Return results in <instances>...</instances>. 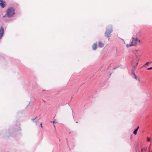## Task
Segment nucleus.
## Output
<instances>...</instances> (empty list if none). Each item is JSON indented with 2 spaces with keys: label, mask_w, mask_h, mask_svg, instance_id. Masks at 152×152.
I'll return each mask as SVG.
<instances>
[{
  "label": "nucleus",
  "mask_w": 152,
  "mask_h": 152,
  "mask_svg": "<svg viewBox=\"0 0 152 152\" xmlns=\"http://www.w3.org/2000/svg\"><path fill=\"white\" fill-rule=\"evenodd\" d=\"M139 50H135L134 51V53L136 55V57L133 58L132 62V65L133 67V70H134L137 66L138 64L140 61V59L137 56V54H138V52Z\"/></svg>",
  "instance_id": "1"
},
{
  "label": "nucleus",
  "mask_w": 152,
  "mask_h": 152,
  "mask_svg": "<svg viewBox=\"0 0 152 152\" xmlns=\"http://www.w3.org/2000/svg\"><path fill=\"white\" fill-rule=\"evenodd\" d=\"M15 9L13 7H10L7 10V15L9 17H11L15 14Z\"/></svg>",
  "instance_id": "2"
},
{
  "label": "nucleus",
  "mask_w": 152,
  "mask_h": 152,
  "mask_svg": "<svg viewBox=\"0 0 152 152\" xmlns=\"http://www.w3.org/2000/svg\"><path fill=\"white\" fill-rule=\"evenodd\" d=\"M112 28L111 26H108L107 27L106 31L105 33V36L107 37H109L111 36L110 34L112 31Z\"/></svg>",
  "instance_id": "3"
},
{
  "label": "nucleus",
  "mask_w": 152,
  "mask_h": 152,
  "mask_svg": "<svg viewBox=\"0 0 152 152\" xmlns=\"http://www.w3.org/2000/svg\"><path fill=\"white\" fill-rule=\"evenodd\" d=\"M132 41L131 42V44L129 45L128 44L126 45L127 48H128L129 47L135 45L137 44L138 41L139 42H140V40H138L137 38H134V37H132Z\"/></svg>",
  "instance_id": "4"
},
{
  "label": "nucleus",
  "mask_w": 152,
  "mask_h": 152,
  "mask_svg": "<svg viewBox=\"0 0 152 152\" xmlns=\"http://www.w3.org/2000/svg\"><path fill=\"white\" fill-rule=\"evenodd\" d=\"M0 5L2 8H4L6 6L5 2L3 0H0Z\"/></svg>",
  "instance_id": "5"
},
{
  "label": "nucleus",
  "mask_w": 152,
  "mask_h": 152,
  "mask_svg": "<svg viewBox=\"0 0 152 152\" xmlns=\"http://www.w3.org/2000/svg\"><path fill=\"white\" fill-rule=\"evenodd\" d=\"M4 33V28L2 27H1L0 30V39L1 38L3 35Z\"/></svg>",
  "instance_id": "6"
},
{
  "label": "nucleus",
  "mask_w": 152,
  "mask_h": 152,
  "mask_svg": "<svg viewBox=\"0 0 152 152\" xmlns=\"http://www.w3.org/2000/svg\"><path fill=\"white\" fill-rule=\"evenodd\" d=\"M98 46L100 48H102L104 46V44L101 41H99L98 42Z\"/></svg>",
  "instance_id": "7"
},
{
  "label": "nucleus",
  "mask_w": 152,
  "mask_h": 152,
  "mask_svg": "<svg viewBox=\"0 0 152 152\" xmlns=\"http://www.w3.org/2000/svg\"><path fill=\"white\" fill-rule=\"evenodd\" d=\"M97 47V44L96 43H94L92 46V48L94 50H95Z\"/></svg>",
  "instance_id": "8"
},
{
  "label": "nucleus",
  "mask_w": 152,
  "mask_h": 152,
  "mask_svg": "<svg viewBox=\"0 0 152 152\" xmlns=\"http://www.w3.org/2000/svg\"><path fill=\"white\" fill-rule=\"evenodd\" d=\"M36 118H37V117H36V118H34L32 119H31V120L33 122H34L35 123H37V122L38 121V120H36L35 121H34L36 120Z\"/></svg>",
  "instance_id": "9"
},
{
  "label": "nucleus",
  "mask_w": 152,
  "mask_h": 152,
  "mask_svg": "<svg viewBox=\"0 0 152 152\" xmlns=\"http://www.w3.org/2000/svg\"><path fill=\"white\" fill-rule=\"evenodd\" d=\"M151 138L149 137H147V140L148 142H150L151 141Z\"/></svg>",
  "instance_id": "10"
},
{
  "label": "nucleus",
  "mask_w": 152,
  "mask_h": 152,
  "mask_svg": "<svg viewBox=\"0 0 152 152\" xmlns=\"http://www.w3.org/2000/svg\"><path fill=\"white\" fill-rule=\"evenodd\" d=\"M137 130H135L134 132H133V133L135 134V135H136V134H137Z\"/></svg>",
  "instance_id": "11"
},
{
  "label": "nucleus",
  "mask_w": 152,
  "mask_h": 152,
  "mask_svg": "<svg viewBox=\"0 0 152 152\" xmlns=\"http://www.w3.org/2000/svg\"><path fill=\"white\" fill-rule=\"evenodd\" d=\"M150 64V62H146V63L144 65V66H145L146 65H147L148 64Z\"/></svg>",
  "instance_id": "12"
},
{
  "label": "nucleus",
  "mask_w": 152,
  "mask_h": 152,
  "mask_svg": "<svg viewBox=\"0 0 152 152\" xmlns=\"http://www.w3.org/2000/svg\"><path fill=\"white\" fill-rule=\"evenodd\" d=\"M143 150H144L145 151H146V149H142L141 150V151L142 152Z\"/></svg>",
  "instance_id": "13"
},
{
  "label": "nucleus",
  "mask_w": 152,
  "mask_h": 152,
  "mask_svg": "<svg viewBox=\"0 0 152 152\" xmlns=\"http://www.w3.org/2000/svg\"><path fill=\"white\" fill-rule=\"evenodd\" d=\"M134 74V76H135V79H137V76L134 73V74Z\"/></svg>",
  "instance_id": "14"
},
{
  "label": "nucleus",
  "mask_w": 152,
  "mask_h": 152,
  "mask_svg": "<svg viewBox=\"0 0 152 152\" xmlns=\"http://www.w3.org/2000/svg\"><path fill=\"white\" fill-rule=\"evenodd\" d=\"M139 126H138L137 128L135 129V130H137V131H138L139 129Z\"/></svg>",
  "instance_id": "15"
},
{
  "label": "nucleus",
  "mask_w": 152,
  "mask_h": 152,
  "mask_svg": "<svg viewBox=\"0 0 152 152\" xmlns=\"http://www.w3.org/2000/svg\"><path fill=\"white\" fill-rule=\"evenodd\" d=\"M139 126H138L137 128L135 129V130H137V131H138L139 129Z\"/></svg>",
  "instance_id": "16"
},
{
  "label": "nucleus",
  "mask_w": 152,
  "mask_h": 152,
  "mask_svg": "<svg viewBox=\"0 0 152 152\" xmlns=\"http://www.w3.org/2000/svg\"><path fill=\"white\" fill-rule=\"evenodd\" d=\"M139 126H138L137 128L135 129V130H137V131H138L139 129Z\"/></svg>",
  "instance_id": "17"
},
{
  "label": "nucleus",
  "mask_w": 152,
  "mask_h": 152,
  "mask_svg": "<svg viewBox=\"0 0 152 152\" xmlns=\"http://www.w3.org/2000/svg\"><path fill=\"white\" fill-rule=\"evenodd\" d=\"M147 69L148 70H151V69H152V67L149 68Z\"/></svg>",
  "instance_id": "18"
},
{
  "label": "nucleus",
  "mask_w": 152,
  "mask_h": 152,
  "mask_svg": "<svg viewBox=\"0 0 152 152\" xmlns=\"http://www.w3.org/2000/svg\"><path fill=\"white\" fill-rule=\"evenodd\" d=\"M40 126H41V128H42V123H41V124H40Z\"/></svg>",
  "instance_id": "19"
},
{
  "label": "nucleus",
  "mask_w": 152,
  "mask_h": 152,
  "mask_svg": "<svg viewBox=\"0 0 152 152\" xmlns=\"http://www.w3.org/2000/svg\"><path fill=\"white\" fill-rule=\"evenodd\" d=\"M149 151H150V147H149Z\"/></svg>",
  "instance_id": "20"
},
{
  "label": "nucleus",
  "mask_w": 152,
  "mask_h": 152,
  "mask_svg": "<svg viewBox=\"0 0 152 152\" xmlns=\"http://www.w3.org/2000/svg\"><path fill=\"white\" fill-rule=\"evenodd\" d=\"M53 124H54L55 123V121H53Z\"/></svg>",
  "instance_id": "21"
},
{
  "label": "nucleus",
  "mask_w": 152,
  "mask_h": 152,
  "mask_svg": "<svg viewBox=\"0 0 152 152\" xmlns=\"http://www.w3.org/2000/svg\"><path fill=\"white\" fill-rule=\"evenodd\" d=\"M149 152H152V151H149Z\"/></svg>",
  "instance_id": "22"
}]
</instances>
